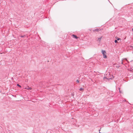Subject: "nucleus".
I'll use <instances>...</instances> for the list:
<instances>
[{"label": "nucleus", "mask_w": 133, "mask_h": 133, "mask_svg": "<svg viewBox=\"0 0 133 133\" xmlns=\"http://www.w3.org/2000/svg\"><path fill=\"white\" fill-rule=\"evenodd\" d=\"M25 36H21V37H24Z\"/></svg>", "instance_id": "nucleus-10"}, {"label": "nucleus", "mask_w": 133, "mask_h": 133, "mask_svg": "<svg viewBox=\"0 0 133 133\" xmlns=\"http://www.w3.org/2000/svg\"><path fill=\"white\" fill-rule=\"evenodd\" d=\"M110 76L109 73H108L104 77V79L105 80V79H106L109 80V79H112L110 77Z\"/></svg>", "instance_id": "nucleus-1"}, {"label": "nucleus", "mask_w": 133, "mask_h": 133, "mask_svg": "<svg viewBox=\"0 0 133 133\" xmlns=\"http://www.w3.org/2000/svg\"><path fill=\"white\" fill-rule=\"evenodd\" d=\"M123 60H122V64H123Z\"/></svg>", "instance_id": "nucleus-14"}, {"label": "nucleus", "mask_w": 133, "mask_h": 133, "mask_svg": "<svg viewBox=\"0 0 133 133\" xmlns=\"http://www.w3.org/2000/svg\"><path fill=\"white\" fill-rule=\"evenodd\" d=\"M125 60L126 61H127V62H128V61L126 59H123V60Z\"/></svg>", "instance_id": "nucleus-12"}, {"label": "nucleus", "mask_w": 133, "mask_h": 133, "mask_svg": "<svg viewBox=\"0 0 133 133\" xmlns=\"http://www.w3.org/2000/svg\"><path fill=\"white\" fill-rule=\"evenodd\" d=\"M119 40H121V39L120 38H118L117 40V41H119Z\"/></svg>", "instance_id": "nucleus-9"}, {"label": "nucleus", "mask_w": 133, "mask_h": 133, "mask_svg": "<svg viewBox=\"0 0 133 133\" xmlns=\"http://www.w3.org/2000/svg\"><path fill=\"white\" fill-rule=\"evenodd\" d=\"M72 36H73V37L75 38L76 39H77V38H78V37H77V36L75 35H73Z\"/></svg>", "instance_id": "nucleus-4"}, {"label": "nucleus", "mask_w": 133, "mask_h": 133, "mask_svg": "<svg viewBox=\"0 0 133 133\" xmlns=\"http://www.w3.org/2000/svg\"><path fill=\"white\" fill-rule=\"evenodd\" d=\"M115 43H117V40H116L115 41Z\"/></svg>", "instance_id": "nucleus-8"}, {"label": "nucleus", "mask_w": 133, "mask_h": 133, "mask_svg": "<svg viewBox=\"0 0 133 133\" xmlns=\"http://www.w3.org/2000/svg\"><path fill=\"white\" fill-rule=\"evenodd\" d=\"M17 86H18L20 87H21V86L20 85H19L18 84H17Z\"/></svg>", "instance_id": "nucleus-7"}, {"label": "nucleus", "mask_w": 133, "mask_h": 133, "mask_svg": "<svg viewBox=\"0 0 133 133\" xmlns=\"http://www.w3.org/2000/svg\"><path fill=\"white\" fill-rule=\"evenodd\" d=\"M83 90V89L82 88H80L79 89V90L81 91H82Z\"/></svg>", "instance_id": "nucleus-6"}, {"label": "nucleus", "mask_w": 133, "mask_h": 133, "mask_svg": "<svg viewBox=\"0 0 133 133\" xmlns=\"http://www.w3.org/2000/svg\"><path fill=\"white\" fill-rule=\"evenodd\" d=\"M27 89H28V90H31L32 89V88H31L29 87H27Z\"/></svg>", "instance_id": "nucleus-5"}, {"label": "nucleus", "mask_w": 133, "mask_h": 133, "mask_svg": "<svg viewBox=\"0 0 133 133\" xmlns=\"http://www.w3.org/2000/svg\"><path fill=\"white\" fill-rule=\"evenodd\" d=\"M102 54L103 55V58H106L107 57V53L106 52L105 50H102Z\"/></svg>", "instance_id": "nucleus-2"}, {"label": "nucleus", "mask_w": 133, "mask_h": 133, "mask_svg": "<svg viewBox=\"0 0 133 133\" xmlns=\"http://www.w3.org/2000/svg\"><path fill=\"white\" fill-rule=\"evenodd\" d=\"M76 82H77L78 83L79 82V81L77 79V81H76Z\"/></svg>", "instance_id": "nucleus-11"}, {"label": "nucleus", "mask_w": 133, "mask_h": 133, "mask_svg": "<svg viewBox=\"0 0 133 133\" xmlns=\"http://www.w3.org/2000/svg\"><path fill=\"white\" fill-rule=\"evenodd\" d=\"M101 39H102V37H100L99 38H98V39H97V41H101Z\"/></svg>", "instance_id": "nucleus-3"}, {"label": "nucleus", "mask_w": 133, "mask_h": 133, "mask_svg": "<svg viewBox=\"0 0 133 133\" xmlns=\"http://www.w3.org/2000/svg\"><path fill=\"white\" fill-rule=\"evenodd\" d=\"M97 30L98 29H96L95 30V31H97Z\"/></svg>", "instance_id": "nucleus-13"}]
</instances>
